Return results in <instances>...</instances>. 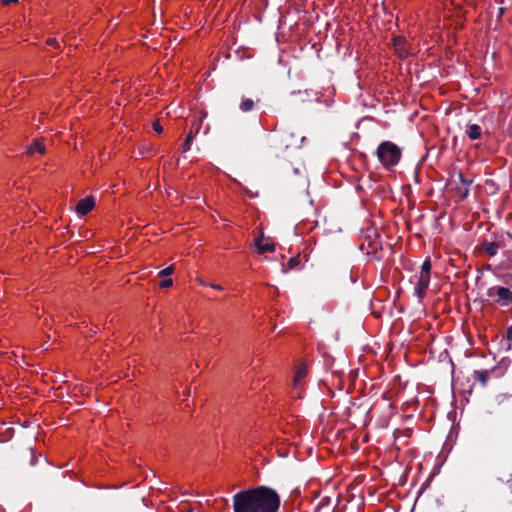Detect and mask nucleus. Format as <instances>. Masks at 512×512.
I'll use <instances>...</instances> for the list:
<instances>
[{
  "mask_svg": "<svg viewBox=\"0 0 512 512\" xmlns=\"http://www.w3.org/2000/svg\"><path fill=\"white\" fill-rule=\"evenodd\" d=\"M280 498L275 490L259 486L233 496L234 512H277Z\"/></svg>",
  "mask_w": 512,
  "mask_h": 512,
  "instance_id": "f257e3e1",
  "label": "nucleus"
},
{
  "mask_svg": "<svg viewBox=\"0 0 512 512\" xmlns=\"http://www.w3.org/2000/svg\"><path fill=\"white\" fill-rule=\"evenodd\" d=\"M377 157L385 167L396 165L401 157V150L399 147L389 141L381 143L377 149Z\"/></svg>",
  "mask_w": 512,
  "mask_h": 512,
  "instance_id": "f03ea898",
  "label": "nucleus"
},
{
  "mask_svg": "<svg viewBox=\"0 0 512 512\" xmlns=\"http://www.w3.org/2000/svg\"><path fill=\"white\" fill-rule=\"evenodd\" d=\"M487 296L501 306H507L512 301V292L506 287L493 286L487 290Z\"/></svg>",
  "mask_w": 512,
  "mask_h": 512,
  "instance_id": "7ed1b4c3",
  "label": "nucleus"
},
{
  "mask_svg": "<svg viewBox=\"0 0 512 512\" xmlns=\"http://www.w3.org/2000/svg\"><path fill=\"white\" fill-rule=\"evenodd\" d=\"M255 246L259 253L272 252L275 249V244L272 239L265 237L264 234H261L255 240Z\"/></svg>",
  "mask_w": 512,
  "mask_h": 512,
  "instance_id": "20e7f679",
  "label": "nucleus"
},
{
  "mask_svg": "<svg viewBox=\"0 0 512 512\" xmlns=\"http://www.w3.org/2000/svg\"><path fill=\"white\" fill-rule=\"evenodd\" d=\"M417 278V282L415 283V293L419 298H422L430 284V275L419 273Z\"/></svg>",
  "mask_w": 512,
  "mask_h": 512,
  "instance_id": "39448f33",
  "label": "nucleus"
},
{
  "mask_svg": "<svg viewBox=\"0 0 512 512\" xmlns=\"http://www.w3.org/2000/svg\"><path fill=\"white\" fill-rule=\"evenodd\" d=\"M95 206V200L93 196H87L78 201L76 205V212L80 215L88 214Z\"/></svg>",
  "mask_w": 512,
  "mask_h": 512,
  "instance_id": "423d86ee",
  "label": "nucleus"
},
{
  "mask_svg": "<svg viewBox=\"0 0 512 512\" xmlns=\"http://www.w3.org/2000/svg\"><path fill=\"white\" fill-rule=\"evenodd\" d=\"M393 46L399 57L405 58L410 53L409 48L407 47L406 40L402 37H395L393 39Z\"/></svg>",
  "mask_w": 512,
  "mask_h": 512,
  "instance_id": "0eeeda50",
  "label": "nucleus"
},
{
  "mask_svg": "<svg viewBox=\"0 0 512 512\" xmlns=\"http://www.w3.org/2000/svg\"><path fill=\"white\" fill-rule=\"evenodd\" d=\"M44 154L46 152L45 145L41 139L34 140L27 148L26 153L33 155L34 153Z\"/></svg>",
  "mask_w": 512,
  "mask_h": 512,
  "instance_id": "6e6552de",
  "label": "nucleus"
},
{
  "mask_svg": "<svg viewBox=\"0 0 512 512\" xmlns=\"http://www.w3.org/2000/svg\"><path fill=\"white\" fill-rule=\"evenodd\" d=\"M301 267H302L301 258L299 255H297V256L292 257L289 260L287 267L282 268V272L287 273L289 270H296V269H300Z\"/></svg>",
  "mask_w": 512,
  "mask_h": 512,
  "instance_id": "1a4fd4ad",
  "label": "nucleus"
},
{
  "mask_svg": "<svg viewBox=\"0 0 512 512\" xmlns=\"http://www.w3.org/2000/svg\"><path fill=\"white\" fill-rule=\"evenodd\" d=\"M466 133L471 140H476L481 136V128L477 124H470L467 127Z\"/></svg>",
  "mask_w": 512,
  "mask_h": 512,
  "instance_id": "9d476101",
  "label": "nucleus"
},
{
  "mask_svg": "<svg viewBox=\"0 0 512 512\" xmlns=\"http://www.w3.org/2000/svg\"><path fill=\"white\" fill-rule=\"evenodd\" d=\"M474 376L482 385H486L490 377V372L488 370H479L475 371Z\"/></svg>",
  "mask_w": 512,
  "mask_h": 512,
  "instance_id": "9b49d317",
  "label": "nucleus"
},
{
  "mask_svg": "<svg viewBox=\"0 0 512 512\" xmlns=\"http://www.w3.org/2000/svg\"><path fill=\"white\" fill-rule=\"evenodd\" d=\"M307 375V369L306 367L302 366V367H299L295 373V376H294V379H293V382H294V386L297 387L298 384L300 383V381Z\"/></svg>",
  "mask_w": 512,
  "mask_h": 512,
  "instance_id": "f8f14e48",
  "label": "nucleus"
},
{
  "mask_svg": "<svg viewBox=\"0 0 512 512\" xmlns=\"http://www.w3.org/2000/svg\"><path fill=\"white\" fill-rule=\"evenodd\" d=\"M254 107V102L253 100L251 99H246L244 100L241 105H240V109L243 111V112H249L253 109Z\"/></svg>",
  "mask_w": 512,
  "mask_h": 512,
  "instance_id": "ddd939ff",
  "label": "nucleus"
},
{
  "mask_svg": "<svg viewBox=\"0 0 512 512\" xmlns=\"http://www.w3.org/2000/svg\"><path fill=\"white\" fill-rule=\"evenodd\" d=\"M458 178H459V180L461 181V184H462V186H463V191H462V189H461V188H459V190H460V192H461V194H462V197H465V196H467V194H468V185H469V182H468V181H466V180L463 178V176H462V174H461V173H459V174H458Z\"/></svg>",
  "mask_w": 512,
  "mask_h": 512,
  "instance_id": "4468645a",
  "label": "nucleus"
},
{
  "mask_svg": "<svg viewBox=\"0 0 512 512\" xmlns=\"http://www.w3.org/2000/svg\"><path fill=\"white\" fill-rule=\"evenodd\" d=\"M193 138H194V133H193V131H190L185 139L184 144H183V149H182L183 152H186L190 149Z\"/></svg>",
  "mask_w": 512,
  "mask_h": 512,
  "instance_id": "2eb2a0df",
  "label": "nucleus"
},
{
  "mask_svg": "<svg viewBox=\"0 0 512 512\" xmlns=\"http://www.w3.org/2000/svg\"><path fill=\"white\" fill-rule=\"evenodd\" d=\"M485 251L489 255L494 256L498 251V245L495 243H488L485 245Z\"/></svg>",
  "mask_w": 512,
  "mask_h": 512,
  "instance_id": "dca6fc26",
  "label": "nucleus"
},
{
  "mask_svg": "<svg viewBox=\"0 0 512 512\" xmlns=\"http://www.w3.org/2000/svg\"><path fill=\"white\" fill-rule=\"evenodd\" d=\"M430 272H431V262L429 259H426L422 266H421V270L419 273L421 274H427V275H430Z\"/></svg>",
  "mask_w": 512,
  "mask_h": 512,
  "instance_id": "f3484780",
  "label": "nucleus"
},
{
  "mask_svg": "<svg viewBox=\"0 0 512 512\" xmlns=\"http://www.w3.org/2000/svg\"><path fill=\"white\" fill-rule=\"evenodd\" d=\"M430 272H431V262L429 259H426L422 266H421V270L419 273L421 274H427V275H430Z\"/></svg>",
  "mask_w": 512,
  "mask_h": 512,
  "instance_id": "a211bd4d",
  "label": "nucleus"
},
{
  "mask_svg": "<svg viewBox=\"0 0 512 512\" xmlns=\"http://www.w3.org/2000/svg\"><path fill=\"white\" fill-rule=\"evenodd\" d=\"M139 150H140V154L145 155V154L151 153L154 150V147L150 143H145L139 147Z\"/></svg>",
  "mask_w": 512,
  "mask_h": 512,
  "instance_id": "6ab92c4d",
  "label": "nucleus"
},
{
  "mask_svg": "<svg viewBox=\"0 0 512 512\" xmlns=\"http://www.w3.org/2000/svg\"><path fill=\"white\" fill-rule=\"evenodd\" d=\"M174 270H175L174 265H170L169 267H167V268H165V269L161 270V271L159 272V276H168V275H171V274L174 272Z\"/></svg>",
  "mask_w": 512,
  "mask_h": 512,
  "instance_id": "aec40b11",
  "label": "nucleus"
},
{
  "mask_svg": "<svg viewBox=\"0 0 512 512\" xmlns=\"http://www.w3.org/2000/svg\"><path fill=\"white\" fill-rule=\"evenodd\" d=\"M173 285V280L171 278L165 279L160 283L161 288H169Z\"/></svg>",
  "mask_w": 512,
  "mask_h": 512,
  "instance_id": "412c9836",
  "label": "nucleus"
},
{
  "mask_svg": "<svg viewBox=\"0 0 512 512\" xmlns=\"http://www.w3.org/2000/svg\"><path fill=\"white\" fill-rule=\"evenodd\" d=\"M152 128L157 133H161L163 131V127L161 126L158 120L153 122Z\"/></svg>",
  "mask_w": 512,
  "mask_h": 512,
  "instance_id": "4be33fe9",
  "label": "nucleus"
},
{
  "mask_svg": "<svg viewBox=\"0 0 512 512\" xmlns=\"http://www.w3.org/2000/svg\"><path fill=\"white\" fill-rule=\"evenodd\" d=\"M47 44L54 47H59V43L56 39L51 38L47 41Z\"/></svg>",
  "mask_w": 512,
  "mask_h": 512,
  "instance_id": "5701e85b",
  "label": "nucleus"
},
{
  "mask_svg": "<svg viewBox=\"0 0 512 512\" xmlns=\"http://www.w3.org/2000/svg\"><path fill=\"white\" fill-rule=\"evenodd\" d=\"M18 0H1L2 5L7 6L12 3H16Z\"/></svg>",
  "mask_w": 512,
  "mask_h": 512,
  "instance_id": "b1692460",
  "label": "nucleus"
},
{
  "mask_svg": "<svg viewBox=\"0 0 512 512\" xmlns=\"http://www.w3.org/2000/svg\"><path fill=\"white\" fill-rule=\"evenodd\" d=\"M507 339L512 341V325L507 329Z\"/></svg>",
  "mask_w": 512,
  "mask_h": 512,
  "instance_id": "393cba45",
  "label": "nucleus"
},
{
  "mask_svg": "<svg viewBox=\"0 0 512 512\" xmlns=\"http://www.w3.org/2000/svg\"><path fill=\"white\" fill-rule=\"evenodd\" d=\"M37 462L36 456L33 454V451H31V464L34 465Z\"/></svg>",
  "mask_w": 512,
  "mask_h": 512,
  "instance_id": "a878e982",
  "label": "nucleus"
},
{
  "mask_svg": "<svg viewBox=\"0 0 512 512\" xmlns=\"http://www.w3.org/2000/svg\"><path fill=\"white\" fill-rule=\"evenodd\" d=\"M211 287L216 290H222V287L220 285L212 284Z\"/></svg>",
  "mask_w": 512,
  "mask_h": 512,
  "instance_id": "bb28decb",
  "label": "nucleus"
},
{
  "mask_svg": "<svg viewBox=\"0 0 512 512\" xmlns=\"http://www.w3.org/2000/svg\"><path fill=\"white\" fill-rule=\"evenodd\" d=\"M199 130H200V124L197 127H195V132H193L194 136L199 133Z\"/></svg>",
  "mask_w": 512,
  "mask_h": 512,
  "instance_id": "cd10ccee",
  "label": "nucleus"
},
{
  "mask_svg": "<svg viewBox=\"0 0 512 512\" xmlns=\"http://www.w3.org/2000/svg\"><path fill=\"white\" fill-rule=\"evenodd\" d=\"M190 395V390L188 389L186 392H185V396L188 397Z\"/></svg>",
  "mask_w": 512,
  "mask_h": 512,
  "instance_id": "c85d7f7f",
  "label": "nucleus"
},
{
  "mask_svg": "<svg viewBox=\"0 0 512 512\" xmlns=\"http://www.w3.org/2000/svg\"><path fill=\"white\" fill-rule=\"evenodd\" d=\"M198 282L201 284V285H204V281L202 279H198Z\"/></svg>",
  "mask_w": 512,
  "mask_h": 512,
  "instance_id": "c756f323",
  "label": "nucleus"
},
{
  "mask_svg": "<svg viewBox=\"0 0 512 512\" xmlns=\"http://www.w3.org/2000/svg\"><path fill=\"white\" fill-rule=\"evenodd\" d=\"M204 117H206V113H203V114H202V116H201V118H200V121H202Z\"/></svg>",
  "mask_w": 512,
  "mask_h": 512,
  "instance_id": "7c9ffc66",
  "label": "nucleus"
}]
</instances>
